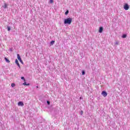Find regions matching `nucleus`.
<instances>
[{
    "mask_svg": "<svg viewBox=\"0 0 130 130\" xmlns=\"http://www.w3.org/2000/svg\"><path fill=\"white\" fill-rule=\"evenodd\" d=\"M69 14V10L66 11V12H65V15H68Z\"/></svg>",
    "mask_w": 130,
    "mask_h": 130,
    "instance_id": "15",
    "label": "nucleus"
},
{
    "mask_svg": "<svg viewBox=\"0 0 130 130\" xmlns=\"http://www.w3.org/2000/svg\"><path fill=\"white\" fill-rule=\"evenodd\" d=\"M7 30H8V31H10L11 30V27L10 26H8L7 27Z\"/></svg>",
    "mask_w": 130,
    "mask_h": 130,
    "instance_id": "14",
    "label": "nucleus"
},
{
    "mask_svg": "<svg viewBox=\"0 0 130 130\" xmlns=\"http://www.w3.org/2000/svg\"><path fill=\"white\" fill-rule=\"evenodd\" d=\"M36 88H38V86H36Z\"/></svg>",
    "mask_w": 130,
    "mask_h": 130,
    "instance_id": "22",
    "label": "nucleus"
},
{
    "mask_svg": "<svg viewBox=\"0 0 130 130\" xmlns=\"http://www.w3.org/2000/svg\"><path fill=\"white\" fill-rule=\"evenodd\" d=\"M4 9H7L8 8V5L6 3L4 4V6H3Z\"/></svg>",
    "mask_w": 130,
    "mask_h": 130,
    "instance_id": "8",
    "label": "nucleus"
},
{
    "mask_svg": "<svg viewBox=\"0 0 130 130\" xmlns=\"http://www.w3.org/2000/svg\"><path fill=\"white\" fill-rule=\"evenodd\" d=\"M72 21L73 19L71 18H68L64 20V24H68V25H71L72 24Z\"/></svg>",
    "mask_w": 130,
    "mask_h": 130,
    "instance_id": "1",
    "label": "nucleus"
},
{
    "mask_svg": "<svg viewBox=\"0 0 130 130\" xmlns=\"http://www.w3.org/2000/svg\"><path fill=\"white\" fill-rule=\"evenodd\" d=\"M15 63H16V64L18 66L19 68H20V64L19 63V61L18 60V59H16Z\"/></svg>",
    "mask_w": 130,
    "mask_h": 130,
    "instance_id": "6",
    "label": "nucleus"
},
{
    "mask_svg": "<svg viewBox=\"0 0 130 130\" xmlns=\"http://www.w3.org/2000/svg\"><path fill=\"white\" fill-rule=\"evenodd\" d=\"M83 111H81L80 113V115H83Z\"/></svg>",
    "mask_w": 130,
    "mask_h": 130,
    "instance_id": "20",
    "label": "nucleus"
},
{
    "mask_svg": "<svg viewBox=\"0 0 130 130\" xmlns=\"http://www.w3.org/2000/svg\"><path fill=\"white\" fill-rule=\"evenodd\" d=\"M55 42L54 41H52L50 42V45H53Z\"/></svg>",
    "mask_w": 130,
    "mask_h": 130,
    "instance_id": "10",
    "label": "nucleus"
},
{
    "mask_svg": "<svg viewBox=\"0 0 130 130\" xmlns=\"http://www.w3.org/2000/svg\"><path fill=\"white\" fill-rule=\"evenodd\" d=\"M103 31V27H100L99 31V33H102Z\"/></svg>",
    "mask_w": 130,
    "mask_h": 130,
    "instance_id": "7",
    "label": "nucleus"
},
{
    "mask_svg": "<svg viewBox=\"0 0 130 130\" xmlns=\"http://www.w3.org/2000/svg\"><path fill=\"white\" fill-rule=\"evenodd\" d=\"M17 58L21 63H23V61L22 60V59H21V56H20L19 54H17Z\"/></svg>",
    "mask_w": 130,
    "mask_h": 130,
    "instance_id": "3",
    "label": "nucleus"
},
{
    "mask_svg": "<svg viewBox=\"0 0 130 130\" xmlns=\"http://www.w3.org/2000/svg\"><path fill=\"white\" fill-rule=\"evenodd\" d=\"M122 38H126V35L124 34L122 36Z\"/></svg>",
    "mask_w": 130,
    "mask_h": 130,
    "instance_id": "13",
    "label": "nucleus"
},
{
    "mask_svg": "<svg viewBox=\"0 0 130 130\" xmlns=\"http://www.w3.org/2000/svg\"><path fill=\"white\" fill-rule=\"evenodd\" d=\"M5 59L6 62H8V63L10 62L8 58H7V57H5Z\"/></svg>",
    "mask_w": 130,
    "mask_h": 130,
    "instance_id": "11",
    "label": "nucleus"
},
{
    "mask_svg": "<svg viewBox=\"0 0 130 130\" xmlns=\"http://www.w3.org/2000/svg\"><path fill=\"white\" fill-rule=\"evenodd\" d=\"M80 99H82V98H81V97H80Z\"/></svg>",
    "mask_w": 130,
    "mask_h": 130,
    "instance_id": "23",
    "label": "nucleus"
},
{
    "mask_svg": "<svg viewBox=\"0 0 130 130\" xmlns=\"http://www.w3.org/2000/svg\"><path fill=\"white\" fill-rule=\"evenodd\" d=\"M47 103L48 105H49L50 104V102L47 101Z\"/></svg>",
    "mask_w": 130,
    "mask_h": 130,
    "instance_id": "19",
    "label": "nucleus"
},
{
    "mask_svg": "<svg viewBox=\"0 0 130 130\" xmlns=\"http://www.w3.org/2000/svg\"><path fill=\"white\" fill-rule=\"evenodd\" d=\"M15 86H16V84H15V83L11 84V87H12V88H14V87H15Z\"/></svg>",
    "mask_w": 130,
    "mask_h": 130,
    "instance_id": "12",
    "label": "nucleus"
},
{
    "mask_svg": "<svg viewBox=\"0 0 130 130\" xmlns=\"http://www.w3.org/2000/svg\"><path fill=\"white\" fill-rule=\"evenodd\" d=\"M102 95L103 96V97H106L107 96V92L105 91H103L102 92Z\"/></svg>",
    "mask_w": 130,
    "mask_h": 130,
    "instance_id": "4",
    "label": "nucleus"
},
{
    "mask_svg": "<svg viewBox=\"0 0 130 130\" xmlns=\"http://www.w3.org/2000/svg\"><path fill=\"white\" fill-rule=\"evenodd\" d=\"M49 3L50 4H52L53 3V0H50Z\"/></svg>",
    "mask_w": 130,
    "mask_h": 130,
    "instance_id": "17",
    "label": "nucleus"
},
{
    "mask_svg": "<svg viewBox=\"0 0 130 130\" xmlns=\"http://www.w3.org/2000/svg\"><path fill=\"white\" fill-rule=\"evenodd\" d=\"M82 74L83 76H84V75H85V72L84 71H82Z\"/></svg>",
    "mask_w": 130,
    "mask_h": 130,
    "instance_id": "18",
    "label": "nucleus"
},
{
    "mask_svg": "<svg viewBox=\"0 0 130 130\" xmlns=\"http://www.w3.org/2000/svg\"><path fill=\"white\" fill-rule=\"evenodd\" d=\"M21 80H23L24 82H25L26 80L25 79V78L24 77H21Z\"/></svg>",
    "mask_w": 130,
    "mask_h": 130,
    "instance_id": "16",
    "label": "nucleus"
},
{
    "mask_svg": "<svg viewBox=\"0 0 130 130\" xmlns=\"http://www.w3.org/2000/svg\"><path fill=\"white\" fill-rule=\"evenodd\" d=\"M22 85H24V86H29V85H30V84H29V83L27 84V83H26V82H24V83H23Z\"/></svg>",
    "mask_w": 130,
    "mask_h": 130,
    "instance_id": "9",
    "label": "nucleus"
},
{
    "mask_svg": "<svg viewBox=\"0 0 130 130\" xmlns=\"http://www.w3.org/2000/svg\"><path fill=\"white\" fill-rule=\"evenodd\" d=\"M123 8H124V10H125V11H127V10H128L129 9V6H128V4H125Z\"/></svg>",
    "mask_w": 130,
    "mask_h": 130,
    "instance_id": "2",
    "label": "nucleus"
},
{
    "mask_svg": "<svg viewBox=\"0 0 130 130\" xmlns=\"http://www.w3.org/2000/svg\"><path fill=\"white\" fill-rule=\"evenodd\" d=\"M18 106H24V103L23 102H19L18 103Z\"/></svg>",
    "mask_w": 130,
    "mask_h": 130,
    "instance_id": "5",
    "label": "nucleus"
},
{
    "mask_svg": "<svg viewBox=\"0 0 130 130\" xmlns=\"http://www.w3.org/2000/svg\"><path fill=\"white\" fill-rule=\"evenodd\" d=\"M115 44H116V45H118V42H116L115 43Z\"/></svg>",
    "mask_w": 130,
    "mask_h": 130,
    "instance_id": "21",
    "label": "nucleus"
}]
</instances>
